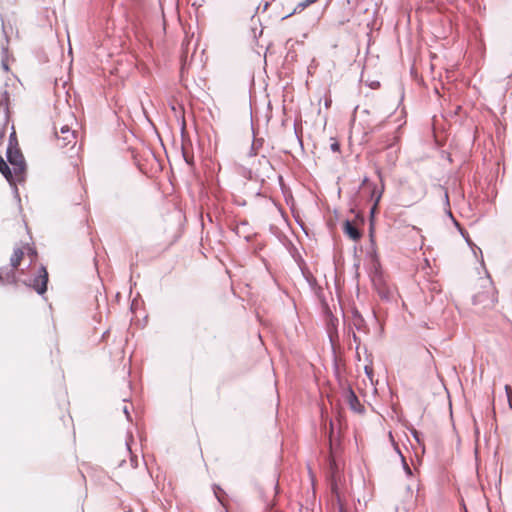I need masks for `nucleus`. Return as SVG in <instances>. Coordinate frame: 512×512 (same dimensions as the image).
I'll use <instances>...</instances> for the list:
<instances>
[{
  "label": "nucleus",
  "mask_w": 512,
  "mask_h": 512,
  "mask_svg": "<svg viewBox=\"0 0 512 512\" xmlns=\"http://www.w3.org/2000/svg\"><path fill=\"white\" fill-rule=\"evenodd\" d=\"M249 164L250 167L245 168L242 172L243 177L248 180L264 183L266 179H271L275 174L270 160L265 155H261L257 161H252Z\"/></svg>",
  "instance_id": "nucleus-1"
},
{
  "label": "nucleus",
  "mask_w": 512,
  "mask_h": 512,
  "mask_svg": "<svg viewBox=\"0 0 512 512\" xmlns=\"http://www.w3.org/2000/svg\"><path fill=\"white\" fill-rule=\"evenodd\" d=\"M480 281L483 290L473 296L472 302L474 305H481L483 309H491L497 302L496 289L489 276L480 279Z\"/></svg>",
  "instance_id": "nucleus-2"
},
{
  "label": "nucleus",
  "mask_w": 512,
  "mask_h": 512,
  "mask_svg": "<svg viewBox=\"0 0 512 512\" xmlns=\"http://www.w3.org/2000/svg\"><path fill=\"white\" fill-rule=\"evenodd\" d=\"M7 160L13 166V173L17 177H21L26 169L24 157L18 147L7 148Z\"/></svg>",
  "instance_id": "nucleus-3"
},
{
  "label": "nucleus",
  "mask_w": 512,
  "mask_h": 512,
  "mask_svg": "<svg viewBox=\"0 0 512 512\" xmlns=\"http://www.w3.org/2000/svg\"><path fill=\"white\" fill-rule=\"evenodd\" d=\"M399 137L396 134L387 135L385 140H382L380 144L383 145V148L386 149V158L387 162L390 166H394L398 159L399 147L397 146V142Z\"/></svg>",
  "instance_id": "nucleus-4"
},
{
  "label": "nucleus",
  "mask_w": 512,
  "mask_h": 512,
  "mask_svg": "<svg viewBox=\"0 0 512 512\" xmlns=\"http://www.w3.org/2000/svg\"><path fill=\"white\" fill-rule=\"evenodd\" d=\"M55 136L57 139V144L60 148H65L69 145L74 147L76 144L75 131L71 130L67 125H63L59 132L55 130Z\"/></svg>",
  "instance_id": "nucleus-5"
},
{
  "label": "nucleus",
  "mask_w": 512,
  "mask_h": 512,
  "mask_svg": "<svg viewBox=\"0 0 512 512\" xmlns=\"http://www.w3.org/2000/svg\"><path fill=\"white\" fill-rule=\"evenodd\" d=\"M23 256H24V252L21 248L14 249L13 254L10 258L11 268L10 269L6 268V278H7L8 283L16 282L14 269H16L20 265V262H21Z\"/></svg>",
  "instance_id": "nucleus-6"
},
{
  "label": "nucleus",
  "mask_w": 512,
  "mask_h": 512,
  "mask_svg": "<svg viewBox=\"0 0 512 512\" xmlns=\"http://www.w3.org/2000/svg\"><path fill=\"white\" fill-rule=\"evenodd\" d=\"M48 272L44 266L39 268L38 275L34 277L30 285L39 295H43L47 291Z\"/></svg>",
  "instance_id": "nucleus-7"
},
{
  "label": "nucleus",
  "mask_w": 512,
  "mask_h": 512,
  "mask_svg": "<svg viewBox=\"0 0 512 512\" xmlns=\"http://www.w3.org/2000/svg\"><path fill=\"white\" fill-rule=\"evenodd\" d=\"M346 400L349 404L351 410L357 413H362L364 411V406L360 403L355 392L349 388L346 394Z\"/></svg>",
  "instance_id": "nucleus-8"
},
{
  "label": "nucleus",
  "mask_w": 512,
  "mask_h": 512,
  "mask_svg": "<svg viewBox=\"0 0 512 512\" xmlns=\"http://www.w3.org/2000/svg\"><path fill=\"white\" fill-rule=\"evenodd\" d=\"M0 172L1 174L6 178V180L9 182L11 186L14 187V192L18 196V189L14 183L13 180V173L8 164L5 162V160L0 155Z\"/></svg>",
  "instance_id": "nucleus-9"
},
{
  "label": "nucleus",
  "mask_w": 512,
  "mask_h": 512,
  "mask_svg": "<svg viewBox=\"0 0 512 512\" xmlns=\"http://www.w3.org/2000/svg\"><path fill=\"white\" fill-rule=\"evenodd\" d=\"M344 232L352 239L359 240L361 238L360 230L349 220L344 222Z\"/></svg>",
  "instance_id": "nucleus-10"
},
{
  "label": "nucleus",
  "mask_w": 512,
  "mask_h": 512,
  "mask_svg": "<svg viewBox=\"0 0 512 512\" xmlns=\"http://www.w3.org/2000/svg\"><path fill=\"white\" fill-rule=\"evenodd\" d=\"M352 325L358 331H363L366 328L365 320L358 311L352 313Z\"/></svg>",
  "instance_id": "nucleus-11"
},
{
  "label": "nucleus",
  "mask_w": 512,
  "mask_h": 512,
  "mask_svg": "<svg viewBox=\"0 0 512 512\" xmlns=\"http://www.w3.org/2000/svg\"><path fill=\"white\" fill-rule=\"evenodd\" d=\"M315 1L316 0H303V1L299 2L297 4V6L294 8V10L292 12H290L289 14L285 15L282 19H286L297 12L303 11L306 7L313 4Z\"/></svg>",
  "instance_id": "nucleus-12"
},
{
  "label": "nucleus",
  "mask_w": 512,
  "mask_h": 512,
  "mask_svg": "<svg viewBox=\"0 0 512 512\" xmlns=\"http://www.w3.org/2000/svg\"><path fill=\"white\" fill-rule=\"evenodd\" d=\"M410 432H411V434H412L413 438L415 439V441H416L420 446H422V447L424 448V444H423V440H422V434H421L419 431H417L415 428H412V429L410 430Z\"/></svg>",
  "instance_id": "nucleus-13"
},
{
  "label": "nucleus",
  "mask_w": 512,
  "mask_h": 512,
  "mask_svg": "<svg viewBox=\"0 0 512 512\" xmlns=\"http://www.w3.org/2000/svg\"><path fill=\"white\" fill-rule=\"evenodd\" d=\"M454 220V223L456 225V227L459 229L461 235L465 238L466 242L471 246L473 245V243L470 241L469 237H468V233L466 232V230H464L463 228H461L460 224L453 218Z\"/></svg>",
  "instance_id": "nucleus-14"
},
{
  "label": "nucleus",
  "mask_w": 512,
  "mask_h": 512,
  "mask_svg": "<svg viewBox=\"0 0 512 512\" xmlns=\"http://www.w3.org/2000/svg\"><path fill=\"white\" fill-rule=\"evenodd\" d=\"M398 452H399V454H400V456H401L403 469H404V471H405L406 475H407L408 477H411V476H412V474H413V473H412L411 468H410V467H409V465L407 464V462H406V460H405L404 456L401 454V452H400L399 450H398Z\"/></svg>",
  "instance_id": "nucleus-15"
},
{
  "label": "nucleus",
  "mask_w": 512,
  "mask_h": 512,
  "mask_svg": "<svg viewBox=\"0 0 512 512\" xmlns=\"http://www.w3.org/2000/svg\"><path fill=\"white\" fill-rule=\"evenodd\" d=\"M505 392L507 395L509 408L512 409V388L509 385H505Z\"/></svg>",
  "instance_id": "nucleus-16"
},
{
  "label": "nucleus",
  "mask_w": 512,
  "mask_h": 512,
  "mask_svg": "<svg viewBox=\"0 0 512 512\" xmlns=\"http://www.w3.org/2000/svg\"><path fill=\"white\" fill-rule=\"evenodd\" d=\"M264 139L263 138H254L251 146L255 147L257 151L263 146Z\"/></svg>",
  "instance_id": "nucleus-17"
},
{
  "label": "nucleus",
  "mask_w": 512,
  "mask_h": 512,
  "mask_svg": "<svg viewBox=\"0 0 512 512\" xmlns=\"http://www.w3.org/2000/svg\"><path fill=\"white\" fill-rule=\"evenodd\" d=\"M258 154V151L255 149V147L251 146L246 157L248 160H252L254 157H256Z\"/></svg>",
  "instance_id": "nucleus-18"
},
{
  "label": "nucleus",
  "mask_w": 512,
  "mask_h": 512,
  "mask_svg": "<svg viewBox=\"0 0 512 512\" xmlns=\"http://www.w3.org/2000/svg\"><path fill=\"white\" fill-rule=\"evenodd\" d=\"M13 145H15V147H17V139H16L15 132H12L9 136V146L8 147H13Z\"/></svg>",
  "instance_id": "nucleus-19"
},
{
  "label": "nucleus",
  "mask_w": 512,
  "mask_h": 512,
  "mask_svg": "<svg viewBox=\"0 0 512 512\" xmlns=\"http://www.w3.org/2000/svg\"><path fill=\"white\" fill-rule=\"evenodd\" d=\"M5 281L8 282L6 278V268L0 270V284H3Z\"/></svg>",
  "instance_id": "nucleus-20"
},
{
  "label": "nucleus",
  "mask_w": 512,
  "mask_h": 512,
  "mask_svg": "<svg viewBox=\"0 0 512 512\" xmlns=\"http://www.w3.org/2000/svg\"><path fill=\"white\" fill-rule=\"evenodd\" d=\"M330 148L333 152H339L340 151V144L338 142H333L331 145H330Z\"/></svg>",
  "instance_id": "nucleus-21"
},
{
  "label": "nucleus",
  "mask_w": 512,
  "mask_h": 512,
  "mask_svg": "<svg viewBox=\"0 0 512 512\" xmlns=\"http://www.w3.org/2000/svg\"><path fill=\"white\" fill-rule=\"evenodd\" d=\"M123 413L126 415L127 420L130 421L131 420V416H130V413H129L127 405H125L123 407Z\"/></svg>",
  "instance_id": "nucleus-22"
},
{
  "label": "nucleus",
  "mask_w": 512,
  "mask_h": 512,
  "mask_svg": "<svg viewBox=\"0 0 512 512\" xmlns=\"http://www.w3.org/2000/svg\"><path fill=\"white\" fill-rule=\"evenodd\" d=\"M2 67H3V69H4L5 71H8V69H9V68H8V65H7V63H6V61H5V59H4V58L2 59Z\"/></svg>",
  "instance_id": "nucleus-23"
},
{
  "label": "nucleus",
  "mask_w": 512,
  "mask_h": 512,
  "mask_svg": "<svg viewBox=\"0 0 512 512\" xmlns=\"http://www.w3.org/2000/svg\"><path fill=\"white\" fill-rule=\"evenodd\" d=\"M380 127H381V124H379L378 126L373 127V128H372V132H373V131H376V130H378V129H380Z\"/></svg>",
  "instance_id": "nucleus-24"
},
{
  "label": "nucleus",
  "mask_w": 512,
  "mask_h": 512,
  "mask_svg": "<svg viewBox=\"0 0 512 512\" xmlns=\"http://www.w3.org/2000/svg\"><path fill=\"white\" fill-rule=\"evenodd\" d=\"M376 86H379V82H375L371 84V87L375 88Z\"/></svg>",
  "instance_id": "nucleus-25"
},
{
  "label": "nucleus",
  "mask_w": 512,
  "mask_h": 512,
  "mask_svg": "<svg viewBox=\"0 0 512 512\" xmlns=\"http://www.w3.org/2000/svg\"><path fill=\"white\" fill-rule=\"evenodd\" d=\"M353 340H354V342H358V337L356 336L355 333L353 334Z\"/></svg>",
  "instance_id": "nucleus-26"
},
{
  "label": "nucleus",
  "mask_w": 512,
  "mask_h": 512,
  "mask_svg": "<svg viewBox=\"0 0 512 512\" xmlns=\"http://www.w3.org/2000/svg\"><path fill=\"white\" fill-rule=\"evenodd\" d=\"M445 199H446V202L449 203V197H448V193L447 192L445 193Z\"/></svg>",
  "instance_id": "nucleus-27"
},
{
  "label": "nucleus",
  "mask_w": 512,
  "mask_h": 512,
  "mask_svg": "<svg viewBox=\"0 0 512 512\" xmlns=\"http://www.w3.org/2000/svg\"><path fill=\"white\" fill-rule=\"evenodd\" d=\"M214 494L216 495V497L218 498V500L221 502V499H220V497L218 496V493H217V491H216V490H214Z\"/></svg>",
  "instance_id": "nucleus-28"
},
{
  "label": "nucleus",
  "mask_w": 512,
  "mask_h": 512,
  "mask_svg": "<svg viewBox=\"0 0 512 512\" xmlns=\"http://www.w3.org/2000/svg\"><path fill=\"white\" fill-rule=\"evenodd\" d=\"M365 371H366L367 375H370L371 370L369 371V370H368V367H365Z\"/></svg>",
  "instance_id": "nucleus-29"
},
{
  "label": "nucleus",
  "mask_w": 512,
  "mask_h": 512,
  "mask_svg": "<svg viewBox=\"0 0 512 512\" xmlns=\"http://www.w3.org/2000/svg\"><path fill=\"white\" fill-rule=\"evenodd\" d=\"M367 181H368V178L365 177L363 180V184H365Z\"/></svg>",
  "instance_id": "nucleus-30"
},
{
  "label": "nucleus",
  "mask_w": 512,
  "mask_h": 512,
  "mask_svg": "<svg viewBox=\"0 0 512 512\" xmlns=\"http://www.w3.org/2000/svg\"><path fill=\"white\" fill-rule=\"evenodd\" d=\"M374 209H375L374 207L371 209V215L374 214Z\"/></svg>",
  "instance_id": "nucleus-31"
}]
</instances>
